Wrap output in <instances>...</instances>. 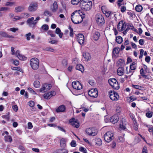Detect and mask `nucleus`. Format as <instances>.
I'll return each mask as SVG.
<instances>
[{
	"label": "nucleus",
	"instance_id": "1",
	"mask_svg": "<svg viewBox=\"0 0 153 153\" xmlns=\"http://www.w3.org/2000/svg\"><path fill=\"white\" fill-rule=\"evenodd\" d=\"M84 16L82 12L79 10L75 11L71 14V19L74 23L77 24L82 22Z\"/></svg>",
	"mask_w": 153,
	"mask_h": 153
},
{
	"label": "nucleus",
	"instance_id": "2",
	"mask_svg": "<svg viewBox=\"0 0 153 153\" xmlns=\"http://www.w3.org/2000/svg\"><path fill=\"white\" fill-rule=\"evenodd\" d=\"M92 3L91 1H85L82 0L80 3V7L81 9L84 11L90 10L92 6Z\"/></svg>",
	"mask_w": 153,
	"mask_h": 153
},
{
	"label": "nucleus",
	"instance_id": "3",
	"mask_svg": "<svg viewBox=\"0 0 153 153\" xmlns=\"http://www.w3.org/2000/svg\"><path fill=\"white\" fill-rule=\"evenodd\" d=\"M30 64L33 69L36 70L38 68L39 66V60L36 58H32L30 61Z\"/></svg>",
	"mask_w": 153,
	"mask_h": 153
},
{
	"label": "nucleus",
	"instance_id": "4",
	"mask_svg": "<svg viewBox=\"0 0 153 153\" xmlns=\"http://www.w3.org/2000/svg\"><path fill=\"white\" fill-rule=\"evenodd\" d=\"M108 81L109 85L114 89L117 90L119 88V85L116 79L115 78L109 79Z\"/></svg>",
	"mask_w": 153,
	"mask_h": 153
},
{
	"label": "nucleus",
	"instance_id": "5",
	"mask_svg": "<svg viewBox=\"0 0 153 153\" xmlns=\"http://www.w3.org/2000/svg\"><path fill=\"white\" fill-rule=\"evenodd\" d=\"M95 19L97 23L99 25H102L105 23L104 18L100 14H98L96 15Z\"/></svg>",
	"mask_w": 153,
	"mask_h": 153
},
{
	"label": "nucleus",
	"instance_id": "6",
	"mask_svg": "<svg viewBox=\"0 0 153 153\" xmlns=\"http://www.w3.org/2000/svg\"><path fill=\"white\" fill-rule=\"evenodd\" d=\"M113 135V134L111 131L107 132L104 136L105 140L107 142H110L111 140Z\"/></svg>",
	"mask_w": 153,
	"mask_h": 153
},
{
	"label": "nucleus",
	"instance_id": "7",
	"mask_svg": "<svg viewBox=\"0 0 153 153\" xmlns=\"http://www.w3.org/2000/svg\"><path fill=\"white\" fill-rule=\"evenodd\" d=\"M109 96L110 99L113 101H117L118 100L119 96L118 93L114 91H111L109 93Z\"/></svg>",
	"mask_w": 153,
	"mask_h": 153
},
{
	"label": "nucleus",
	"instance_id": "8",
	"mask_svg": "<svg viewBox=\"0 0 153 153\" xmlns=\"http://www.w3.org/2000/svg\"><path fill=\"white\" fill-rule=\"evenodd\" d=\"M85 131L86 134L89 136H95L97 133V130L93 128H88L86 129Z\"/></svg>",
	"mask_w": 153,
	"mask_h": 153
},
{
	"label": "nucleus",
	"instance_id": "9",
	"mask_svg": "<svg viewBox=\"0 0 153 153\" xmlns=\"http://www.w3.org/2000/svg\"><path fill=\"white\" fill-rule=\"evenodd\" d=\"M72 85L73 88L76 90H80L82 88L81 84L78 81L73 82L72 83Z\"/></svg>",
	"mask_w": 153,
	"mask_h": 153
},
{
	"label": "nucleus",
	"instance_id": "10",
	"mask_svg": "<svg viewBox=\"0 0 153 153\" xmlns=\"http://www.w3.org/2000/svg\"><path fill=\"white\" fill-rule=\"evenodd\" d=\"M38 4L36 3H31L28 7V10L30 12L36 11L38 9Z\"/></svg>",
	"mask_w": 153,
	"mask_h": 153
},
{
	"label": "nucleus",
	"instance_id": "11",
	"mask_svg": "<svg viewBox=\"0 0 153 153\" xmlns=\"http://www.w3.org/2000/svg\"><path fill=\"white\" fill-rule=\"evenodd\" d=\"M34 17H32L28 18L27 21V24L30 27L33 28L36 25V23L34 20Z\"/></svg>",
	"mask_w": 153,
	"mask_h": 153
},
{
	"label": "nucleus",
	"instance_id": "12",
	"mask_svg": "<svg viewBox=\"0 0 153 153\" xmlns=\"http://www.w3.org/2000/svg\"><path fill=\"white\" fill-rule=\"evenodd\" d=\"M88 95L91 97L96 98L98 96V91L97 88L91 89L88 92Z\"/></svg>",
	"mask_w": 153,
	"mask_h": 153
},
{
	"label": "nucleus",
	"instance_id": "13",
	"mask_svg": "<svg viewBox=\"0 0 153 153\" xmlns=\"http://www.w3.org/2000/svg\"><path fill=\"white\" fill-rule=\"evenodd\" d=\"M9 133L7 131L3 132L2 135L4 136V140L6 142L11 143L12 141V138L10 135H8Z\"/></svg>",
	"mask_w": 153,
	"mask_h": 153
},
{
	"label": "nucleus",
	"instance_id": "14",
	"mask_svg": "<svg viewBox=\"0 0 153 153\" xmlns=\"http://www.w3.org/2000/svg\"><path fill=\"white\" fill-rule=\"evenodd\" d=\"M126 27V24L122 21H121L117 25V29L119 31H121L125 29Z\"/></svg>",
	"mask_w": 153,
	"mask_h": 153
},
{
	"label": "nucleus",
	"instance_id": "15",
	"mask_svg": "<svg viewBox=\"0 0 153 153\" xmlns=\"http://www.w3.org/2000/svg\"><path fill=\"white\" fill-rule=\"evenodd\" d=\"M76 39L78 42L81 45H83L84 42V37L83 35L82 34H78Z\"/></svg>",
	"mask_w": 153,
	"mask_h": 153
},
{
	"label": "nucleus",
	"instance_id": "16",
	"mask_svg": "<svg viewBox=\"0 0 153 153\" xmlns=\"http://www.w3.org/2000/svg\"><path fill=\"white\" fill-rule=\"evenodd\" d=\"M69 123L72 126L78 128L79 127V124L76 119H75L74 118H73L70 120Z\"/></svg>",
	"mask_w": 153,
	"mask_h": 153
},
{
	"label": "nucleus",
	"instance_id": "17",
	"mask_svg": "<svg viewBox=\"0 0 153 153\" xmlns=\"http://www.w3.org/2000/svg\"><path fill=\"white\" fill-rule=\"evenodd\" d=\"M56 94L55 92L52 91L45 94L44 95V98L45 99H49L52 97L55 96Z\"/></svg>",
	"mask_w": 153,
	"mask_h": 153
},
{
	"label": "nucleus",
	"instance_id": "18",
	"mask_svg": "<svg viewBox=\"0 0 153 153\" xmlns=\"http://www.w3.org/2000/svg\"><path fill=\"white\" fill-rule=\"evenodd\" d=\"M101 9L102 12L105 14L107 17H109L112 14L111 11L107 9L104 6H102Z\"/></svg>",
	"mask_w": 153,
	"mask_h": 153
},
{
	"label": "nucleus",
	"instance_id": "19",
	"mask_svg": "<svg viewBox=\"0 0 153 153\" xmlns=\"http://www.w3.org/2000/svg\"><path fill=\"white\" fill-rule=\"evenodd\" d=\"M16 55L20 60H25L26 59V57L25 56L20 54L19 50L16 52Z\"/></svg>",
	"mask_w": 153,
	"mask_h": 153
},
{
	"label": "nucleus",
	"instance_id": "20",
	"mask_svg": "<svg viewBox=\"0 0 153 153\" xmlns=\"http://www.w3.org/2000/svg\"><path fill=\"white\" fill-rule=\"evenodd\" d=\"M119 118L117 115L112 116L110 119V121L113 123H116L118 121Z\"/></svg>",
	"mask_w": 153,
	"mask_h": 153
},
{
	"label": "nucleus",
	"instance_id": "21",
	"mask_svg": "<svg viewBox=\"0 0 153 153\" xmlns=\"http://www.w3.org/2000/svg\"><path fill=\"white\" fill-rule=\"evenodd\" d=\"M83 58L86 61H88L91 59V57L90 54L88 52H84L83 54Z\"/></svg>",
	"mask_w": 153,
	"mask_h": 153
},
{
	"label": "nucleus",
	"instance_id": "22",
	"mask_svg": "<svg viewBox=\"0 0 153 153\" xmlns=\"http://www.w3.org/2000/svg\"><path fill=\"white\" fill-rule=\"evenodd\" d=\"M58 9V5L57 2L56 1H54L52 7H51V10L52 12L53 13L56 11Z\"/></svg>",
	"mask_w": 153,
	"mask_h": 153
},
{
	"label": "nucleus",
	"instance_id": "23",
	"mask_svg": "<svg viewBox=\"0 0 153 153\" xmlns=\"http://www.w3.org/2000/svg\"><path fill=\"white\" fill-rule=\"evenodd\" d=\"M65 109V107L64 105H62L60 106L56 110V111L57 112H64Z\"/></svg>",
	"mask_w": 153,
	"mask_h": 153
},
{
	"label": "nucleus",
	"instance_id": "24",
	"mask_svg": "<svg viewBox=\"0 0 153 153\" xmlns=\"http://www.w3.org/2000/svg\"><path fill=\"white\" fill-rule=\"evenodd\" d=\"M126 73L127 74L129 75L130 76H131L133 74L134 72L133 71L131 70V68L128 67H126Z\"/></svg>",
	"mask_w": 153,
	"mask_h": 153
},
{
	"label": "nucleus",
	"instance_id": "25",
	"mask_svg": "<svg viewBox=\"0 0 153 153\" xmlns=\"http://www.w3.org/2000/svg\"><path fill=\"white\" fill-rule=\"evenodd\" d=\"M100 36V33L98 31H95L93 36V39L95 41H97L99 39Z\"/></svg>",
	"mask_w": 153,
	"mask_h": 153
},
{
	"label": "nucleus",
	"instance_id": "26",
	"mask_svg": "<svg viewBox=\"0 0 153 153\" xmlns=\"http://www.w3.org/2000/svg\"><path fill=\"white\" fill-rule=\"evenodd\" d=\"M0 35L3 37L9 38H14V37L13 36L9 35L7 33L4 32H0Z\"/></svg>",
	"mask_w": 153,
	"mask_h": 153
},
{
	"label": "nucleus",
	"instance_id": "27",
	"mask_svg": "<svg viewBox=\"0 0 153 153\" xmlns=\"http://www.w3.org/2000/svg\"><path fill=\"white\" fill-rule=\"evenodd\" d=\"M124 73V68L122 67H119L117 70V74L119 76L123 75Z\"/></svg>",
	"mask_w": 153,
	"mask_h": 153
},
{
	"label": "nucleus",
	"instance_id": "28",
	"mask_svg": "<svg viewBox=\"0 0 153 153\" xmlns=\"http://www.w3.org/2000/svg\"><path fill=\"white\" fill-rule=\"evenodd\" d=\"M76 70L81 71L83 72L84 70L83 66L80 64H77L76 67Z\"/></svg>",
	"mask_w": 153,
	"mask_h": 153
},
{
	"label": "nucleus",
	"instance_id": "29",
	"mask_svg": "<svg viewBox=\"0 0 153 153\" xmlns=\"http://www.w3.org/2000/svg\"><path fill=\"white\" fill-rule=\"evenodd\" d=\"M137 63L135 62H133L130 65L129 67L131 70L133 71L134 72L136 69Z\"/></svg>",
	"mask_w": 153,
	"mask_h": 153
},
{
	"label": "nucleus",
	"instance_id": "30",
	"mask_svg": "<svg viewBox=\"0 0 153 153\" xmlns=\"http://www.w3.org/2000/svg\"><path fill=\"white\" fill-rule=\"evenodd\" d=\"M61 147L64 148L66 146V141L64 138H62L60 140Z\"/></svg>",
	"mask_w": 153,
	"mask_h": 153
},
{
	"label": "nucleus",
	"instance_id": "31",
	"mask_svg": "<svg viewBox=\"0 0 153 153\" xmlns=\"http://www.w3.org/2000/svg\"><path fill=\"white\" fill-rule=\"evenodd\" d=\"M24 7L22 6L16 7L15 8V11L16 12H21L24 10Z\"/></svg>",
	"mask_w": 153,
	"mask_h": 153
},
{
	"label": "nucleus",
	"instance_id": "32",
	"mask_svg": "<svg viewBox=\"0 0 153 153\" xmlns=\"http://www.w3.org/2000/svg\"><path fill=\"white\" fill-rule=\"evenodd\" d=\"M137 98L133 96L128 97H127V101L128 102H131L135 100H136Z\"/></svg>",
	"mask_w": 153,
	"mask_h": 153
},
{
	"label": "nucleus",
	"instance_id": "33",
	"mask_svg": "<svg viewBox=\"0 0 153 153\" xmlns=\"http://www.w3.org/2000/svg\"><path fill=\"white\" fill-rule=\"evenodd\" d=\"M143 9L142 6L140 4H138L135 7V10L136 11L140 12H141Z\"/></svg>",
	"mask_w": 153,
	"mask_h": 153
},
{
	"label": "nucleus",
	"instance_id": "34",
	"mask_svg": "<svg viewBox=\"0 0 153 153\" xmlns=\"http://www.w3.org/2000/svg\"><path fill=\"white\" fill-rule=\"evenodd\" d=\"M130 29H131L134 31H135L136 30V29L134 28L133 25L131 24H129L128 25L126 29V30H127L128 31Z\"/></svg>",
	"mask_w": 153,
	"mask_h": 153
},
{
	"label": "nucleus",
	"instance_id": "35",
	"mask_svg": "<svg viewBox=\"0 0 153 153\" xmlns=\"http://www.w3.org/2000/svg\"><path fill=\"white\" fill-rule=\"evenodd\" d=\"M115 40L119 44H121L123 41V38L120 36H117Z\"/></svg>",
	"mask_w": 153,
	"mask_h": 153
},
{
	"label": "nucleus",
	"instance_id": "36",
	"mask_svg": "<svg viewBox=\"0 0 153 153\" xmlns=\"http://www.w3.org/2000/svg\"><path fill=\"white\" fill-rule=\"evenodd\" d=\"M96 144L99 146H100L102 144V141L100 138H96L95 140Z\"/></svg>",
	"mask_w": 153,
	"mask_h": 153
},
{
	"label": "nucleus",
	"instance_id": "37",
	"mask_svg": "<svg viewBox=\"0 0 153 153\" xmlns=\"http://www.w3.org/2000/svg\"><path fill=\"white\" fill-rule=\"evenodd\" d=\"M68 151L65 149H59L54 153H68Z\"/></svg>",
	"mask_w": 153,
	"mask_h": 153
},
{
	"label": "nucleus",
	"instance_id": "38",
	"mask_svg": "<svg viewBox=\"0 0 153 153\" xmlns=\"http://www.w3.org/2000/svg\"><path fill=\"white\" fill-rule=\"evenodd\" d=\"M43 85L46 91L48 90H50L51 87V85L50 84L45 83Z\"/></svg>",
	"mask_w": 153,
	"mask_h": 153
},
{
	"label": "nucleus",
	"instance_id": "39",
	"mask_svg": "<svg viewBox=\"0 0 153 153\" xmlns=\"http://www.w3.org/2000/svg\"><path fill=\"white\" fill-rule=\"evenodd\" d=\"M33 85L35 87L39 88L40 86V82L38 81H35L34 82Z\"/></svg>",
	"mask_w": 153,
	"mask_h": 153
},
{
	"label": "nucleus",
	"instance_id": "40",
	"mask_svg": "<svg viewBox=\"0 0 153 153\" xmlns=\"http://www.w3.org/2000/svg\"><path fill=\"white\" fill-rule=\"evenodd\" d=\"M28 105L30 106L32 108V110L33 111H35V109L33 108V107L34 106L35 103L34 102L32 101H30L29 102H28Z\"/></svg>",
	"mask_w": 153,
	"mask_h": 153
},
{
	"label": "nucleus",
	"instance_id": "41",
	"mask_svg": "<svg viewBox=\"0 0 153 153\" xmlns=\"http://www.w3.org/2000/svg\"><path fill=\"white\" fill-rule=\"evenodd\" d=\"M47 33L48 35L52 37H55L56 36V35L51 30H49L48 31Z\"/></svg>",
	"mask_w": 153,
	"mask_h": 153
},
{
	"label": "nucleus",
	"instance_id": "42",
	"mask_svg": "<svg viewBox=\"0 0 153 153\" xmlns=\"http://www.w3.org/2000/svg\"><path fill=\"white\" fill-rule=\"evenodd\" d=\"M15 2L13 1H9L6 2L5 5L7 6H11L15 4Z\"/></svg>",
	"mask_w": 153,
	"mask_h": 153
},
{
	"label": "nucleus",
	"instance_id": "43",
	"mask_svg": "<svg viewBox=\"0 0 153 153\" xmlns=\"http://www.w3.org/2000/svg\"><path fill=\"white\" fill-rule=\"evenodd\" d=\"M132 87L135 89L140 90H143V88L139 85H132Z\"/></svg>",
	"mask_w": 153,
	"mask_h": 153
},
{
	"label": "nucleus",
	"instance_id": "44",
	"mask_svg": "<svg viewBox=\"0 0 153 153\" xmlns=\"http://www.w3.org/2000/svg\"><path fill=\"white\" fill-rule=\"evenodd\" d=\"M41 28L43 30L45 31L49 29L48 25L46 24H44L42 26Z\"/></svg>",
	"mask_w": 153,
	"mask_h": 153
},
{
	"label": "nucleus",
	"instance_id": "45",
	"mask_svg": "<svg viewBox=\"0 0 153 153\" xmlns=\"http://www.w3.org/2000/svg\"><path fill=\"white\" fill-rule=\"evenodd\" d=\"M81 1L80 0H71V3L72 4L76 5L77 4Z\"/></svg>",
	"mask_w": 153,
	"mask_h": 153
},
{
	"label": "nucleus",
	"instance_id": "46",
	"mask_svg": "<svg viewBox=\"0 0 153 153\" xmlns=\"http://www.w3.org/2000/svg\"><path fill=\"white\" fill-rule=\"evenodd\" d=\"M123 136H120L119 137L118 139V142H123L124 141V138Z\"/></svg>",
	"mask_w": 153,
	"mask_h": 153
},
{
	"label": "nucleus",
	"instance_id": "47",
	"mask_svg": "<svg viewBox=\"0 0 153 153\" xmlns=\"http://www.w3.org/2000/svg\"><path fill=\"white\" fill-rule=\"evenodd\" d=\"M11 69L13 70L14 71H18L20 72H22L23 71L19 67H11Z\"/></svg>",
	"mask_w": 153,
	"mask_h": 153
},
{
	"label": "nucleus",
	"instance_id": "48",
	"mask_svg": "<svg viewBox=\"0 0 153 153\" xmlns=\"http://www.w3.org/2000/svg\"><path fill=\"white\" fill-rule=\"evenodd\" d=\"M140 74L143 77H144L145 78H146L147 77V76H146L145 74V73L144 72V70L143 69V68H142L140 70Z\"/></svg>",
	"mask_w": 153,
	"mask_h": 153
},
{
	"label": "nucleus",
	"instance_id": "49",
	"mask_svg": "<svg viewBox=\"0 0 153 153\" xmlns=\"http://www.w3.org/2000/svg\"><path fill=\"white\" fill-rule=\"evenodd\" d=\"M119 48H115L113 49V53L114 54H117L119 52Z\"/></svg>",
	"mask_w": 153,
	"mask_h": 153
},
{
	"label": "nucleus",
	"instance_id": "50",
	"mask_svg": "<svg viewBox=\"0 0 153 153\" xmlns=\"http://www.w3.org/2000/svg\"><path fill=\"white\" fill-rule=\"evenodd\" d=\"M31 35V34L30 33H29L27 34H26L25 35V37H26V39L27 40H29L30 39V36Z\"/></svg>",
	"mask_w": 153,
	"mask_h": 153
},
{
	"label": "nucleus",
	"instance_id": "51",
	"mask_svg": "<svg viewBox=\"0 0 153 153\" xmlns=\"http://www.w3.org/2000/svg\"><path fill=\"white\" fill-rule=\"evenodd\" d=\"M79 150L83 152V153H87V150L84 147H80L79 148Z\"/></svg>",
	"mask_w": 153,
	"mask_h": 153
},
{
	"label": "nucleus",
	"instance_id": "52",
	"mask_svg": "<svg viewBox=\"0 0 153 153\" xmlns=\"http://www.w3.org/2000/svg\"><path fill=\"white\" fill-rule=\"evenodd\" d=\"M148 128V131L150 132H151L152 133V134H153V127L152 126H146Z\"/></svg>",
	"mask_w": 153,
	"mask_h": 153
},
{
	"label": "nucleus",
	"instance_id": "53",
	"mask_svg": "<svg viewBox=\"0 0 153 153\" xmlns=\"http://www.w3.org/2000/svg\"><path fill=\"white\" fill-rule=\"evenodd\" d=\"M19 30V29L17 28H14V27H13V28H11L9 29V30L10 31H11L15 33L16 31H18Z\"/></svg>",
	"mask_w": 153,
	"mask_h": 153
},
{
	"label": "nucleus",
	"instance_id": "54",
	"mask_svg": "<svg viewBox=\"0 0 153 153\" xmlns=\"http://www.w3.org/2000/svg\"><path fill=\"white\" fill-rule=\"evenodd\" d=\"M44 14L46 16H51L52 15L51 13L49 11H46L44 13Z\"/></svg>",
	"mask_w": 153,
	"mask_h": 153
},
{
	"label": "nucleus",
	"instance_id": "55",
	"mask_svg": "<svg viewBox=\"0 0 153 153\" xmlns=\"http://www.w3.org/2000/svg\"><path fill=\"white\" fill-rule=\"evenodd\" d=\"M119 128L122 130H124L126 128V126L125 125H123V123H121L119 125Z\"/></svg>",
	"mask_w": 153,
	"mask_h": 153
},
{
	"label": "nucleus",
	"instance_id": "56",
	"mask_svg": "<svg viewBox=\"0 0 153 153\" xmlns=\"http://www.w3.org/2000/svg\"><path fill=\"white\" fill-rule=\"evenodd\" d=\"M45 50L47 51H51V52H53L54 51V49L51 48V47H48L46 48L45 49Z\"/></svg>",
	"mask_w": 153,
	"mask_h": 153
},
{
	"label": "nucleus",
	"instance_id": "57",
	"mask_svg": "<svg viewBox=\"0 0 153 153\" xmlns=\"http://www.w3.org/2000/svg\"><path fill=\"white\" fill-rule=\"evenodd\" d=\"M69 29L70 33V35L71 36L73 37V30L72 28H71L70 26H69Z\"/></svg>",
	"mask_w": 153,
	"mask_h": 153
},
{
	"label": "nucleus",
	"instance_id": "58",
	"mask_svg": "<svg viewBox=\"0 0 153 153\" xmlns=\"http://www.w3.org/2000/svg\"><path fill=\"white\" fill-rule=\"evenodd\" d=\"M12 60L13 61V63L15 65L17 66L19 65V62L18 60L13 59H12Z\"/></svg>",
	"mask_w": 153,
	"mask_h": 153
},
{
	"label": "nucleus",
	"instance_id": "59",
	"mask_svg": "<svg viewBox=\"0 0 153 153\" xmlns=\"http://www.w3.org/2000/svg\"><path fill=\"white\" fill-rule=\"evenodd\" d=\"M126 10V7L124 6H122L120 7V10L122 13L125 12Z\"/></svg>",
	"mask_w": 153,
	"mask_h": 153
},
{
	"label": "nucleus",
	"instance_id": "60",
	"mask_svg": "<svg viewBox=\"0 0 153 153\" xmlns=\"http://www.w3.org/2000/svg\"><path fill=\"white\" fill-rule=\"evenodd\" d=\"M146 116L147 117L150 118L152 117V114L151 113L147 112L146 114Z\"/></svg>",
	"mask_w": 153,
	"mask_h": 153
},
{
	"label": "nucleus",
	"instance_id": "61",
	"mask_svg": "<svg viewBox=\"0 0 153 153\" xmlns=\"http://www.w3.org/2000/svg\"><path fill=\"white\" fill-rule=\"evenodd\" d=\"M71 145L72 147H76V144L75 141L72 140L71 143Z\"/></svg>",
	"mask_w": 153,
	"mask_h": 153
},
{
	"label": "nucleus",
	"instance_id": "62",
	"mask_svg": "<svg viewBox=\"0 0 153 153\" xmlns=\"http://www.w3.org/2000/svg\"><path fill=\"white\" fill-rule=\"evenodd\" d=\"M133 126L134 129L135 130L137 131L138 129V126L136 122H135L134 123V124Z\"/></svg>",
	"mask_w": 153,
	"mask_h": 153
},
{
	"label": "nucleus",
	"instance_id": "63",
	"mask_svg": "<svg viewBox=\"0 0 153 153\" xmlns=\"http://www.w3.org/2000/svg\"><path fill=\"white\" fill-rule=\"evenodd\" d=\"M46 91V90H45V88L43 85L42 87L41 88L39 89L40 92H41V93H44V92H45Z\"/></svg>",
	"mask_w": 153,
	"mask_h": 153
},
{
	"label": "nucleus",
	"instance_id": "64",
	"mask_svg": "<svg viewBox=\"0 0 153 153\" xmlns=\"http://www.w3.org/2000/svg\"><path fill=\"white\" fill-rule=\"evenodd\" d=\"M12 108L13 110L15 112L17 111L18 109V107L16 105H13L12 106Z\"/></svg>",
	"mask_w": 153,
	"mask_h": 153
}]
</instances>
